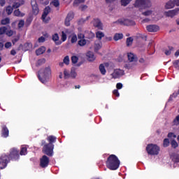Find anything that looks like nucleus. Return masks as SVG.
Returning <instances> with one entry per match:
<instances>
[{"mask_svg":"<svg viewBox=\"0 0 179 179\" xmlns=\"http://www.w3.org/2000/svg\"><path fill=\"white\" fill-rule=\"evenodd\" d=\"M20 156H26L27 155V147L26 145H22L20 152Z\"/></svg>","mask_w":179,"mask_h":179,"instance_id":"obj_23","label":"nucleus"},{"mask_svg":"<svg viewBox=\"0 0 179 179\" xmlns=\"http://www.w3.org/2000/svg\"><path fill=\"white\" fill-rule=\"evenodd\" d=\"M9 159L13 162H17L20 159V154L17 148H13L10 150V154L8 155Z\"/></svg>","mask_w":179,"mask_h":179,"instance_id":"obj_6","label":"nucleus"},{"mask_svg":"<svg viewBox=\"0 0 179 179\" xmlns=\"http://www.w3.org/2000/svg\"><path fill=\"white\" fill-rule=\"evenodd\" d=\"M75 17V13L72 11H70L66 18H65V21H64V24L65 26H66L67 27L71 26V21Z\"/></svg>","mask_w":179,"mask_h":179,"instance_id":"obj_9","label":"nucleus"},{"mask_svg":"<svg viewBox=\"0 0 179 179\" xmlns=\"http://www.w3.org/2000/svg\"><path fill=\"white\" fill-rule=\"evenodd\" d=\"M169 50H165L166 55H171V52L174 51V48L173 46H168Z\"/></svg>","mask_w":179,"mask_h":179,"instance_id":"obj_30","label":"nucleus"},{"mask_svg":"<svg viewBox=\"0 0 179 179\" xmlns=\"http://www.w3.org/2000/svg\"><path fill=\"white\" fill-rule=\"evenodd\" d=\"M173 125H179V115L173 121Z\"/></svg>","mask_w":179,"mask_h":179,"instance_id":"obj_46","label":"nucleus"},{"mask_svg":"<svg viewBox=\"0 0 179 179\" xmlns=\"http://www.w3.org/2000/svg\"><path fill=\"white\" fill-rule=\"evenodd\" d=\"M151 14H152V10H147L143 13V15L144 16H150Z\"/></svg>","mask_w":179,"mask_h":179,"instance_id":"obj_53","label":"nucleus"},{"mask_svg":"<svg viewBox=\"0 0 179 179\" xmlns=\"http://www.w3.org/2000/svg\"><path fill=\"white\" fill-rule=\"evenodd\" d=\"M146 29L150 33H156V31H159V27L156 24H150L147 26Z\"/></svg>","mask_w":179,"mask_h":179,"instance_id":"obj_13","label":"nucleus"},{"mask_svg":"<svg viewBox=\"0 0 179 179\" xmlns=\"http://www.w3.org/2000/svg\"><path fill=\"white\" fill-rule=\"evenodd\" d=\"M24 26V20H20L18 23V29H22Z\"/></svg>","mask_w":179,"mask_h":179,"instance_id":"obj_48","label":"nucleus"},{"mask_svg":"<svg viewBox=\"0 0 179 179\" xmlns=\"http://www.w3.org/2000/svg\"><path fill=\"white\" fill-rule=\"evenodd\" d=\"M7 30H8V28H6V27H0V36H2V34H5Z\"/></svg>","mask_w":179,"mask_h":179,"instance_id":"obj_41","label":"nucleus"},{"mask_svg":"<svg viewBox=\"0 0 179 179\" xmlns=\"http://www.w3.org/2000/svg\"><path fill=\"white\" fill-rule=\"evenodd\" d=\"M94 37H96V34H94V33H93L92 31H90L87 33L85 38H87V40H93Z\"/></svg>","mask_w":179,"mask_h":179,"instance_id":"obj_27","label":"nucleus"},{"mask_svg":"<svg viewBox=\"0 0 179 179\" xmlns=\"http://www.w3.org/2000/svg\"><path fill=\"white\" fill-rule=\"evenodd\" d=\"M171 148L173 149H177L178 148V143L176 140H172L171 141Z\"/></svg>","mask_w":179,"mask_h":179,"instance_id":"obj_35","label":"nucleus"},{"mask_svg":"<svg viewBox=\"0 0 179 179\" xmlns=\"http://www.w3.org/2000/svg\"><path fill=\"white\" fill-rule=\"evenodd\" d=\"M13 15L14 16H17V17H23V16H24V13L20 12V10L19 9L15 10Z\"/></svg>","mask_w":179,"mask_h":179,"instance_id":"obj_25","label":"nucleus"},{"mask_svg":"<svg viewBox=\"0 0 179 179\" xmlns=\"http://www.w3.org/2000/svg\"><path fill=\"white\" fill-rule=\"evenodd\" d=\"M87 59H88V61H90V62H93V61H94V59H96V57H94V54L90 51L87 52Z\"/></svg>","mask_w":179,"mask_h":179,"instance_id":"obj_20","label":"nucleus"},{"mask_svg":"<svg viewBox=\"0 0 179 179\" xmlns=\"http://www.w3.org/2000/svg\"><path fill=\"white\" fill-rule=\"evenodd\" d=\"M38 43H44V41H45V38H44L43 36H41L40 38H38Z\"/></svg>","mask_w":179,"mask_h":179,"instance_id":"obj_59","label":"nucleus"},{"mask_svg":"<svg viewBox=\"0 0 179 179\" xmlns=\"http://www.w3.org/2000/svg\"><path fill=\"white\" fill-rule=\"evenodd\" d=\"M94 27H96L99 30H103V23L99 18H94L92 22Z\"/></svg>","mask_w":179,"mask_h":179,"instance_id":"obj_10","label":"nucleus"},{"mask_svg":"<svg viewBox=\"0 0 179 179\" xmlns=\"http://www.w3.org/2000/svg\"><path fill=\"white\" fill-rule=\"evenodd\" d=\"M173 65L176 69H179V60H175L173 62Z\"/></svg>","mask_w":179,"mask_h":179,"instance_id":"obj_47","label":"nucleus"},{"mask_svg":"<svg viewBox=\"0 0 179 179\" xmlns=\"http://www.w3.org/2000/svg\"><path fill=\"white\" fill-rule=\"evenodd\" d=\"M1 136L2 138H8L9 136V129L6 125H3L1 127Z\"/></svg>","mask_w":179,"mask_h":179,"instance_id":"obj_15","label":"nucleus"},{"mask_svg":"<svg viewBox=\"0 0 179 179\" xmlns=\"http://www.w3.org/2000/svg\"><path fill=\"white\" fill-rule=\"evenodd\" d=\"M85 0H74L73 5H79V3H85Z\"/></svg>","mask_w":179,"mask_h":179,"instance_id":"obj_50","label":"nucleus"},{"mask_svg":"<svg viewBox=\"0 0 179 179\" xmlns=\"http://www.w3.org/2000/svg\"><path fill=\"white\" fill-rule=\"evenodd\" d=\"M66 38H67L66 34L64 31H62V41H63V42L66 41Z\"/></svg>","mask_w":179,"mask_h":179,"instance_id":"obj_44","label":"nucleus"},{"mask_svg":"<svg viewBox=\"0 0 179 179\" xmlns=\"http://www.w3.org/2000/svg\"><path fill=\"white\" fill-rule=\"evenodd\" d=\"M168 138H177V135H176L173 132H170V133L168 134Z\"/></svg>","mask_w":179,"mask_h":179,"instance_id":"obj_51","label":"nucleus"},{"mask_svg":"<svg viewBox=\"0 0 179 179\" xmlns=\"http://www.w3.org/2000/svg\"><path fill=\"white\" fill-rule=\"evenodd\" d=\"M113 94L116 96V97H120V92H118V90H113Z\"/></svg>","mask_w":179,"mask_h":179,"instance_id":"obj_57","label":"nucleus"},{"mask_svg":"<svg viewBox=\"0 0 179 179\" xmlns=\"http://www.w3.org/2000/svg\"><path fill=\"white\" fill-rule=\"evenodd\" d=\"M78 38L79 39V40H83V38H85V34H78Z\"/></svg>","mask_w":179,"mask_h":179,"instance_id":"obj_58","label":"nucleus"},{"mask_svg":"<svg viewBox=\"0 0 179 179\" xmlns=\"http://www.w3.org/2000/svg\"><path fill=\"white\" fill-rule=\"evenodd\" d=\"M70 76H71V78H73V79H75V78H76V72H75V71H71Z\"/></svg>","mask_w":179,"mask_h":179,"instance_id":"obj_61","label":"nucleus"},{"mask_svg":"<svg viewBox=\"0 0 179 179\" xmlns=\"http://www.w3.org/2000/svg\"><path fill=\"white\" fill-rule=\"evenodd\" d=\"M79 58L77 56L71 57V62L72 64H76L78 61Z\"/></svg>","mask_w":179,"mask_h":179,"instance_id":"obj_45","label":"nucleus"},{"mask_svg":"<svg viewBox=\"0 0 179 179\" xmlns=\"http://www.w3.org/2000/svg\"><path fill=\"white\" fill-rule=\"evenodd\" d=\"M172 160L173 162H174V163H179V155L178 154L173 155Z\"/></svg>","mask_w":179,"mask_h":179,"instance_id":"obj_37","label":"nucleus"},{"mask_svg":"<svg viewBox=\"0 0 179 179\" xmlns=\"http://www.w3.org/2000/svg\"><path fill=\"white\" fill-rule=\"evenodd\" d=\"M26 26H30V24H31V19L28 18L26 20V23H25Z\"/></svg>","mask_w":179,"mask_h":179,"instance_id":"obj_60","label":"nucleus"},{"mask_svg":"<svg viewBox=\"0 0 179 179\" xmlns=\"http://www.w3.org/2000/svg\"><path fill=\"white\" fill-rule=\"evenodd\" d=\"M124 38V35L122 34H115L113 36V40L115 41H118V40H122Z\"/></svg>","mask_w":179,"mask_h":179,"instance_id":"obj_26","label":"nucleus"},{"mask_svg":"<svg viewBox=\"0 0 179 179\" xmlns=\"http://www.w3.org/2000/svg\"><path fill=\"white\" fill-rule=\"evenodd\" d=\"M78 45H80V47H85V45L87 44V41H86V39H80V41H78Z\"/></svg>","mask_w":179,"mask_h":179,"instance_id":"obj_33","label":"nucleus"},{"mask_svg":"<svg viewBox=\"0 0 179 179\" xmlns=\"http://www.w3.org/2000/svg\"><path fill=\"white\" fill-rule=\"evenodd\" d=\"M51 75V67L48 66L45 69H41L38 74V78L41 83H47Z\"/></svg>","mask_w":179,"mask_h":179,"instance_id":"obj_2","label":"nucleus"},{"mask_svg":"<svg viewBox=\"0 0 179 179\" xmlns=\"http://www.w3.org/2000/svg\"><path fill=\"white\" fill-rule=\"evenodd\" d=\"M179 13V8H176L173 10H170L165 13V15L167 17H174V16H177Z\"/></svg>","mask_w":179,"mask_h":179,"instance_id":"obj_11","label":"nucleus"},{"mask_svg":"<svg viewBox=\"0 0 179 179\" xmlns=\"http://www.w3.org/2000/svg\"><path fill=\"white\" fill-rule=\"evenodd\" d=\"M32 12L34 15H38L40 9H38L37 4L32 6Z\"/></svg>","mask_w":179,"mask_h":179,"instance_id":"obj_28","label":"nucleus"},{"mask_svg":"<svg viewBox=\"0 0 179 179\" xmlns=\"http://www.w3.org/2000/svg\"><path fill=\"white\" fill-rule=\"evenodd\" d=\"M99 71H100L101 75H106L107 71H106V67L104 66V64H101L99 65Z\"/></svg>","mask_w":179,"mask_h":179,"instance_id":"obj_29","label":"nucleus"},{"mask_svg":"<svg viewBox=\"0 0 179 179\" xmlns=\"http://www.w3.org/2000/svg\"><path fill=\"white\" fill-rule=\"evenodd\" d=\"M42 64H45V59H41L38 60V65L40 66Z\"/></svg>","mask_w":179,"mask_h":179,"instance_id":"obj_52","label":"nucleus"},{"mask_svg":"<svg viewBox=\"0 0 179 179\" xmlns=\"http://www.w3.org/2000/svg\"><path fill=\"white\" fill-rule=\"evenodd\" d=\"M132 43H134V38L132 37H129L126 40V44L127 47L132 45Z\"/></svg>","mask_w":179,"mask_h":179,"instance_id":"obj_34","label":"nucleus"},{"mask_svg":"<svg viewBox=\"0 0 179 179\" xmlns=\"http://www.w3.org/2000/svg\"><path fill=\"white\" fill-rule=\"evenodd\" d=\"M48 164H50V158L47 155L42 156L40 159V167L41 169H46V167H48Z\"/></svg>","mask_w":179,"mask_h":179,"instance_id":"obj_8","label":"nucleus"},{"mask_svg":"<svg viewBox=\"0 0 179 179\" xmlns=\"http://www.w3.org/2000/svg\"><path fill=\"white\" fill-rule=\"evenodd\" d=\"M10 23V19L6 17L1 20V24L6 25Z\"/></svg>","mask_w":179,"mask_h":179,"instance_id":"obj_38","label":"nucleus"},{"mask_svg":"<svg viewBox=\"0 0 179 179\" xmlns=\"http://www.w3.org/2000/svg\"><path fill=\"white\" fill-rule=\"evenodd\" d=\"M44 52H45V47H44V46H42L36 50V55H41Z\"/></svg>","mask_w":179,"mask_h":179,"instance_id":"obj_24","label":"nucleus"},{"mask_svg":"<svg viewBox=\"0 0 179 179\" xmlns=\"http://www.w3.org/2000/svg\"><path fill=\"white\" fill-rule=\"evenodd\" d=\"M178 94H179V90H178V92L176 94L173 93L172 95H171L170 99H171V97H177Z\"/></svg>","mask_w":179,"mask_h":179,"instance_id":"obj_64","label":"nucleus"},{"mask_svg":"<svg viewBox=\"0 0 179 179\" xmlns=\"http://www.w3.org/2000/svg\"><path fill=\"white\" fill-rule=\"evenodd\" d=\"M10 162L9 156L6 155H3L0 157V169L2 170L8 166V163Z\"/></svg>","mask_w":179,"mask_h":179,"instance_id":"obj_7","label":"nucleus"},{"mask_svg":"<svg viewBox=\"0 0 179 179\" xmlns=\"http://www.w3.org/2000/svg\"><path fill=\"white\" fill-rule=\"evenodd\" d=\"M5 48H10L12 47V43L10 42H7L4 45Z\"/></svg>","mask_w":179,"mask_h":179,"instance_id":"obj_55","label":"nucleus"},{"mask_svg":"<svg viewBox=\"0 0 179 179\" xmlns=\"http://www.w3.org/2000/svg\"><path fill=\"white\" fill-rule=\"evenodd\" d=\"M164 148H168L170 145V140L169 138H165L163 142Z\"/></svg>","mask_w":179,"mask_h":179,"instance_id":"obj_40","label":"nucleus"},{"mask_svg":"<svg viewBox=\"0 0 179 179\" xmlns=\"http://www.w3.org/2000/svg\"><path fill=\"white\" fill-rule=\"evenodd\" d=\"M96 37L98 38V40H101L103 37H104V33L98 31L96 32Z\"/></svg>","mask_w":179,"mask_h":179,"instance_id":"obj_32","label":"nucleus"},{"mask_svg":"<svg viewBox=\"0 0 179 179\" xmlns=\"http://www.w3.org/2000/svg\"><path fill=\"white\" fill-rule=\"evenodd\" d=\"M47 141L48 142V144L49 145H54V143H55V142H57V137L55 136H48L47 137Z\"/></svg>","mask_w":179,"mask_h":179,"instance_id":"obj_19","label":"nucleus"},{"mask_svg":"<svg viewBox=\"0 0 179 179\" xmlns=\"http://www.w3.org/2000/svg\"><path fill=\"white\" fill-rule=\"evenodd\" d=\"M90 19V16H87L86 19L81 18L78 20V24H83L86 20H89Z\"/></svg>","mask_w":179,"mask_h":179,"instance_id":"obj_42","label":"nucleus"},{"mask_svg":"<svg viewBox=\"0 0 179 179\" xmlns=\"http://www.w3.org/2000/svg\"><path fill=\"white\" fill-rule=\"evenodd\" d=\"M52 40L55 41L56 45H61V44H62V42L59 41V36H58V34H53Z\"/></svg>","mask_w":179,"mask_h":179,"instance_id":"obj_17","label":"nucleus"},{"mask_svg":"<svg viewBox=\"0 0 179 179\" xmlns=\"http://www.w3.org/2000/svg\"><path fill=\"white\" fill-rule=\"evenodd\" d=\"M120 159L115 155H110L106 160V164L109 170H117L120 164Z\"/></svg>","mask_w":179,"mask_h":179,"instance_id":"obj_1","label":"nucleus"},{"mask_svg":"<svg viewBox=\"0 0 179 179\" xmlns=\"http://www.w3.org/2000/svg\"><path fill=\"white\" fill-rule=\"evenodd\" d=\"M123 73L124 71L121 69H115L113 73L111 74V76L113 78V79H117L120 78V76H122Z\"/></svg>","mask_w":179,"mask_h":179,"instance_id":"obj_14","label":"nucleus"},{"mask_svg":"<svg viewBox=\"0 0 179 179\" xmlns=\"http://www.w3.org/2000/svg\"><path fill=\"white\" fill-rule=\"evenodd\" d=\"M174 6H176V4L174 3L173 0H170L165 5L166 9H173V8H174Z\"/></svg>","mask_w":179,"mask_h":179,"instance_id":"obj_22","label":"nucleus"},{"mask_svg":"<svg viewBox=\"0 0 179 179\" xmlns=\"http://www.w3.org/2000/svg\"><path fill=\"white\" fill-rule=\"evenodd\" d=\"M128 60L129 62H134L138 61V58L133 53H129L127 55Z\"/></svg>","mask_w":179,"mask_h":179,"instance_id":"obj_21","label":"nucleus"},{"mask_svg":"<svg viewBox=\"0 0 179 179\" xmlns=\"http://www.w3.org/2000/svg\"><path fill=\"white\" fill-rule=\"evenodd\" d=\"M132 0H121V5L122 6H127V5H129L131 3V1Z\"/></svg>","mask_w":179,"mask_h":179,"instance_id":"obj_36","label":"nucleus"},{"mask_svg":"<svg viewBox=\"0 0 179 179\" xmlns=\"http://www.w3.org/2000/svg\"><path fill=\"white\" fill-rule=\"evenodd\" d=\"M41 146H43L42 152L44 155L49 156V157H52V156H54V145L46 143L45 140H42Z\"/></svg>","mask_w":179,"mask_h":179,"instance_id":"obj_3","label":"nucleus"},{"mask_svg":"<svg viewBox=\"0 0 179 179\" xmlns=\"http://www.w3.org/2000/svg\"><path fill=\"white\" fill-rule=\"evenodd\" d=\"M22 5H24V0H16L13 4V8L14 9H17V8H20Z\"/></svg>","mask_w":179,"mask_h":179,"instance_id":"obj_18","label":"nucleus"},{"mask_svg":"<svg viewBox=\"0 0 179 179\" xmlns=\"http://www.w3.org/2000/svg\"><path fill=\"white\" fill-rule=\"evenodd\" d=\"M146 151L151 156H157L160 152V147L156 144H148L146 147Z\"/></svg>","mask_w":179,"mask_h":179,"instance_id":"obj_4","label":"nucleus"},{"mask_svg":"<svg viewBox=\"0 0 179 179\" xmlns=\"http://www.w3.org/2000/svg\"><path fill=\"white\" fill-rule=\"evenodd\" d=\"M115 23H120L121 24H124L125 26H135V21L131 20H124V21L117 20Z\"/></svg>","mask_w":179,"mask_h":179,"instance_id":"obj_12","label":"nucleus"},{"mask_svg":"<svg viewBox=\"0 0 179 179\" xmlns=\"http://www.w3.org/2000/svg\"><path fill=\"white\" fill-rule=\"evenodd\" d=\"M87 8V6H86V5H82L80 6V9H81L82 11L86 10Z\"/></svg>","mask_w":179,"mask_h":179,"instance_id":"obj_63","label":"nucleus"},{"mask_svg":"<svg viewBox=\"0 0 179 179\" xmlns=\"http://www.w3.org/2000/svg\"><path fill=\"white\" fill-rule=\"evenodd\" d=\"M63 63L66 65H68L69 64V56H66L63 59Z\"/></svg>","mask_w":179,"mask_h":179,"instance_id":"obj_49","label":"nucleus"},{"mask_svg":"<svg viewBox=\"0 0 179 179\" xmlns=\"http://www.w3.org/2000/svg\"><path fill=\"white\" fill-rule=\"evenodd\" d=\"M52 3L53 6H55V8L59 7V1H58V0H53L52 1Z\"/></svg>","mask_w":179,"mask_h":179,"instance_id":"obj_43","label":"nucleus"},{"mask_svg":"<svg viewBox=\"0 0 179 179\" xmlns=\"http://www.w3.org/2000/svg\"><path fill=\"white\" fill-rule=\"evenodd\" d=\"M116 87H117V89H118V90L122 89V83H117Z\"/></svg>","mask_w":179,"mask_h":179,"instance_id":"obj_62","label":"nucleus"},{"mask_svg":"<svg viewBox=\"0 0 179 179\" xmlns=\"http://www.w3.org/2000/svg\"><path fill=\"white\" fill-rule=\"evenodd\" d=\"M50 12H51V8L50 6H46L44 8L43 13L41 16L42 20H45V17L48 16V13H50Z\"/></svg>","mask_w":179,"mask_h":179,"instance_id":"obj_16","label":"nucleus"},{"mask_svg":"<svg viewBox=\"0 0 179 179\" xmlns=\"http://www.w3.org/2000/svg\"><path fill=\"white\" fill-rule=\"evenodd\" d=\"M64 79H68V78H69V72H68V71L64 70Z\"/></svg>","mask_w":179,"mask_h":179,"instance_id":"obj_54","label":"nucleus"},{"mask_svg":"<svg viewBox=\"0 0 179 179\" xmlns=\"http://www.w3.org/2000/svg\"><path fill=\"white\" fill-rule=\"evenodd\" d=\"M76 41H78V36H76V34L72 35L71 39V44H75Z\"/></svg>","mask_w":179,"mask_h":179,"instance_id":"obj_39","label":"nucleus"},{"mask_svg":"<svg viewBox=\"0 0 179 179\" xmlns=\"http://www.w3.org/2000/svg\"><path fill=\"white\" fill-rule=\"evenodd\" d=\"M13 6H8L6 8V12L7 13V15H12L13 12Z\"/></svg>","mask_w":179,"mask_h":179,"instance_id":"obj_31","label":"nucleus"},{"mask_svg":"<svg viewBox=\"0 0 179 179\" xmlns=\"http://www.w3.org/2000/svg\"><path fill=\"white\" fill-rule=\"evenodd\" d=\"M20 37L17 36V37H15L14 38L13 40H12V43L13 45L16 44V43H17L18 40H20Z\"/></svg>","mask_w":179,"mask_h":179,"instance_id":"obj_56","label":"nucleus"},{"mask_svg":"<svg viewBox=\"0 0 179 179\" xmlns=\"http://www.w3.org/2000/svg\"><path fill=\"white\" fill-rule=\"evenodd\" d=\"M152 2L150 0H136L134 8H150Z\"/></svg>","mask_w":179,"mask_h":179,"instance_id":"obj_5","label":"nucleus"}]
</instances>
